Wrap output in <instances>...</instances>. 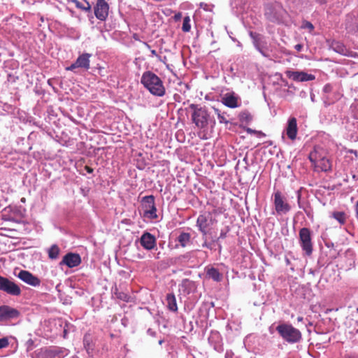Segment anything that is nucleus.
<instances>
[{
	"label": "nucleus",
	"mask_w": 358,
	"mask_h": 358,
	"mask_svg": "<svg viewBox=\"0 0 358 358\" xmlns=\"http://www.w3.org/2000/svg\"><path fill=\"white\" fill-rule=\"evenodd\" d=\"M189 108L192 110V121L196 127L205 129L208 125L212 128L215 127V119L206 106L192 103L189 105Z\"/></svg>",
	"instance_id": "obj_1"
},
{
	"label": "nucleus",
	"mask_w": 358,
	"mask_h": 358,
	"mask_svg": "<svg viewBox=\"0 0 358 358\" xmlns=\"http://www.w3.org/2000/svg\"><path fill=\"white\" fill-rule=\"evenodd\" d=\"M141 83L152 94L157 96H163L166 90L161 78L152 71H145L143 73Z\"/></svg>",
	"instance_id": "obj_2"
},
{
	"label": "nucleus",
	"mask_w": 358,
	"mask_h": 358,
	"mask_svg": "<svg viewBox=\"0 0 358 358\" xmlns=\"http://www.w3.org/2000/svg\"><path fill=\"white\" fill-rule=\"evenodd\" d=\"M217 222V220L213 217L211 213L206 212L200 215L196 220V226L203 235V238L206 239L212 235L210 227ZM203 247L211 248V244L207 243L206 240L203 243Z\"/></svg>",
	"instance_id": "obj_3"
},
{
	"label": "nucleus",
	"mask_w": 358,
	"mask_h": 358,
	"mask_svg": "<svg viewBox=\"0 0 358 358\" xmlns=\"http://www.w3.org/2000/svg\"><path fill=\"white\" fill-rule=\"evenodd\" d=\"M276 331L283 340L289 343H295L301 339V331L292 324L282 323L276 327Z\"/></svg>",
	"instance_id": "obj_4"
},
{
	"label": "nucleus",
	"mask_w": 358,
	"mask_h": 358,
	"mask_svg": "<svg viewBox=\"0 0 358 358\" xmlns=\"http://www.w3.org/2000/svg\"><path fill=\"white\" fill-rule=\"evenodd\" d=\"M308 158L315 171L327 172L331 170V162L327 157L320 155L317 150L311 152L309 154Z\"/></svg>",
	"instance_id": "obj_5"
},
{
	"label": "nucleus",
	"mask_w": 358,
	"mask_h": 358,
	"mask_svg": "<svg viewBox=\"0 0 358 358\" xmlns=\"http://www.w3.org/2000/svg\"><path fill=\"white\" fill-rule=\"evenodd\" d=\"M299 243L306 255L310 256L313 253V245L311 238V231L308 228L303 227L299 232Z\"/></svg>",
	"instance_id": "obj_6"
},
{
	"label": "nucleus",
	"mask_w": 358,
	"mask_h": 358,
	"mask_svg": "<svg viewBox=\"0 0 358 358\" xmlns=\"http://www.w3.org/2000/svg\"><path fill=\"white\" fill-rule=\"evenodd\" d=\"M0 290L12 296L21 294V289L16 283L1 275H0Z\"/></svg>",
	"instance_id": "obj_7"
},
{
	"label": "nucleus",
	"mask_w": 358,
	"mask_h": 358,
	"mask_svg": "<svg viewBox=\"0 0 358 358\" xmlns=\"http://www.w3.org/2000/svg\"><path fill=\"white\" fill-rule=\"evenodd\" d=\"M92 55L90 53H83L77 58V59L71 64V66L66 68V71H74L76 69L81 68L87 71L90 68V57Z\"/></svg>",
	"instance_id": "obj_8"
},
{
	"label": "nucleus",
	"mask_w": 358,
	"mask_h": 358,
	"mask_svg": "<svg viewBox=\"0 0 358 358\" xmlns=\"http://www.w3.org/2000/svg\"><path fill=\"white\" fill-rule=\"evenodd\" d=\"M20 316V312L10 306L2 305L0 306V322H3L13 319H17Z\"/></svg>",
	"instance_id": "obj_9"
},
{
	"label": "nucleus",
	"mask_w": 358,
	"mask_h": 358,
	"mask_svg": "<svg viewBox=\"0 0 358 358\" xmlns=\"http://www.w3.org/2000/svg\"><path fill=\"white\" fill-rule=\"evenodd\" d=\"M274 206L275 210L278 215L286 214L291 209L289 204L278 191L274 194Z\"/></svg>",
	"instance_id": "obj_10"
},
{
	"label": "nucleus",
	"mask_w": 358,
	"mask_h": 358,
	"mask_svg": "<svg viewBox=\"0 0 358 358\" xmlns=\"http://www.w3.org/2000/svg\"><path fill=\"white\" fill-rule=\"evenodd\" d=\"M94 10L97 19L105 21L108 16L109 6L106 0H97Z\"/></svg>",
	"instance_id": "obj_11"
},
{
	"label": "nucleus",
	"mask_w": 358,
	"mask_h": 358,
	"mask_svg": "<svg viewBox=\"0 0 358 358\" xmlns=\"http://www.w3.org/2000/svg\"><path fill=\"white\" fill-rule=\"evenodd\" d=\"M285 75L287 78L296 82H306L315 79V76L314 75L308 74L303 71H294L287 70L285 71Z\"/></svg>",
	"instance_id": "obj_12"
},
{
	"label": "nucleus",
	"mask_w": 358,
	"mask_h": 358,
	"mask_svg": "<svg viewBox=\"0 0 358 358\" xmlns=\"http://www.w3.org/2000/svg\"><path fill=\"white\" fill-rule=\"evenodd\" d=\"M17 277L25 283L34 287L39 286L41 284V280L38 277L25 270L20 271Z\"/></svg>",
	"instance_id": "obj_13"
},
{
	"label": "nucleus",
	"mask_w": 358,
	"mask_h": 358,
	"mask_svg": "<svg viewBox=\"0 0 358 358\" xmlns=\"http://www.w3.org/2000/svg\"><path fill=\"white\" fill-rule=\"evenodd\" d=\"M81 263V258L79 255L68 253L62 259L61 264H66L69 268H73Z\"/></svg>",
	"instance_id": "obj_14"
},
{
	"label": "nucleus",
	"mask_w": 358,
	"mask_h": 358,
	"mask_svg": "<svg viewBox=\"0 0 358 358\" xmlns=\"http://www.w3.org/2000/svg\"><path fill=\"white\" fill-rule=\"evenodd\" d=\"M140 243L145 249L150 250L155 247L156 239L150 233L145 232L141 237Z\"/></svg>",
	"instance_id": "obj_15"
},
{
	"label": "nucleus",
	"mask_w": 358,
	"mask_h": 358,
	"mask_svg": "<svg viewBox=\"0 0 358 358\" xmlns=\"http://www.w3.org/2000/svg\"><path fill=\"white\" fill-rule=\"evenodd\" d=\"M297 123L296 119L294 117H290L288 120L286 133L288 138L291 140H294L297 134Z\"/></svg>",
	"instance_id": "obj_16"
},
{
	"label": "nucleus",
	"mask_w": 358,
	"mask_h": 358,
	"mask_svg": "<svg viewBox=\"0 0 358 358\" xmlns=\"http://www.w3.org/2000/svg\"><path fill=\"white\" fill-rule=\"evenodd\" d=\"M222 103L229 108H236L238 107V99L234 94H226L222 98Z\"/></svg>",
	"instance_id": "obj_17"
},
{
	"label": "nucleus",
	"mask_w": 358,
	"mask_h": 358,
	"mask_svg": "<svg viewBox=\"0 0 358 358\" xmlns=\"http://www.w3.org/2000/svg\"><path fill=\"white\" fill-rule=\"evenodd\" d=\"M206 275L208 276V278H212L216 282H220L222 279V275L220 273L218 269L213 267L207 270Z\"/></svg>",
	"instance_id": "obj_18"
},
{
	"label": "nucleus",
	"mask_w": 358,
	"mask_h": 358,
	"mask_svg": "<svg viewBox=\"0 0 358 358\" xmlns=\"http://www.w3.org/2000/svg\"><path fill=\"white\" fill-rule=\"evenodd\" d=\"M166 301H167V306L168 308L173 311L176 312L178 310V306L176 303V299L173 294H168L166 295Z\"/></svg>",
	"instance_id": "obj_19"
},
{
	"label": "nucleus",
	"mask_w": 358,
	"mask_h": 358,
	"mask_svg": "<svg viewBox=\"0 0 358 358\" xmlns=\"http://www.w3.org/2000/svg\"><path fill=\"white\" fill-rule=\"evenodd\" d=\"M331 47L335 52H336L339 54L345 55L348 52V50H347L346 47L343 45V43H342L341 42H338V41L333 42Z\"/></svg>",
	"instance_id": "obj_20"
},
{
	"label": "nucleus",
	"mask_w": 358,
	"mask_h": 358,
	"mask_svg": "<svg viewBox=\"0 0 358 358\" xmlns=\"http://www.w3.org/2000/svg\"><path fill=\"white\" fill-rule=\"evenodd\" d=\"M191 235L189 233L182 232L178 237V241L182 247H186L190 242Z\"/></svg>",
	"instance_id": "obj_21"
},
{
	"label": "nucleus",
	"mask_w": 358,
	"mask_h": 358,
	"mask_svg": "<svg viewBox=\"0 0 358 358\" xmlns=\"http://www.w3.org/2000/svg\"><path fill=\"white\" fill-rule=\"evenodd\" d=\"M341 97V94L338 92H336L333 94V96L331 97L330 95H327L325 97V99L324 101V103L325 106H328L331 104H333L336 101H338Z\"/></svg>",
	"instance_id": "obj_22"
},
{
	"label": "nucleus",
	"mask_w": 358,
	"mask_h": 358,
	"mask_svg": "<svg viewBox=\"0 0 358 358\" xmlns=\"http://www.w3.org/2000/svg\"><path fill=\"white\" fill-rule=\"evenodd\" d=\"M113 295L115 298L120 299L123 301L128 302L130 299V296L128 295L127 293L120 291L117 287L115 289L113 292Z\"/></svg>",
	"instance_id": "obj_23"
},
{
	"label": "nucleus",
	"mask_w": 358,
	"mask_h": 358,
	"mask_svg": "<svg viewBox=\"0 0 358 358\" xmlns=\"http://www.w3.org/2000/svg\"><path fill=\"white\" fill-rule=\"evenodd\" d=\"M332 217L336 220L341 225L346 222V215L343 211H335L332 213Z\"/></svg>",
	"instance_id": "obj_24"
},
{
	"label": "nucleus",
	"mask_w": 358,
	"mask_h": 358,
	"mask_svg": "<svg viewBox=\"0 0 358 358\" xmlns=\"http://www.w3.org/2000/svg\"><path fill=\"white\" fill-rule=\"evenodd\" d=\"M72 2L75 4L76 7L78 8H80V9L87 11V12L91 11L92 6H91L90 3L87 1H85V4H83L78 0H72Z\"/></svg>",
	"instance_id": "obj_25"
},
{
	"label": "nucleus",
	"mask_w": 358,
	"mask_h": 358,
	"mask_svg": "<svg viewBox=\"0 0 358 358\" xmlns=\"http://www.w3.org/2000/svg\"><path fill=\"white\" fill-rule=\"evenodd\" d=\"M142 201L145 208H149L150 206H155V197L152 195L144 196Z\"/></svg>",
	"instance_id": "obj_26"
},
{
	"label": "nucleus",
	"mask_w": 358,
	"mask_h": 358,
	"mask_svg": "<svg viewBox=\"0 0 358 358\" xmlns=\"http://www.w3.org/2000/svg\"><path fill=\"white\" fill-rule=\"evenodd\" d=\"M59 254V248L57 245H53L48 250V256L50 259H57Z\"/></svg>",
	"instance_id": "obj_27"
},
{
	"label": "nucleus",
	"mask_w": 358,
	"mask_h": 358,
	"mask_svg": "<svg viewBox=\"0 0 358 358\" xmlns=\"http://www.w3.org/2000/svg\"><path fill=\"white\" fill-rule=\"evenodd\" d=\"M145 215L151 219H156L157 217L156 206H150L149 208H146L145 210Z\"/></svg>",
	"instance_id": "obj_28"
},
{
	"label": "nucleus",
	"mask_w": 358,
	"mask_h": 358,
	"mask_svg": "<svg viewBox=\"0 0 358 358\" xmlns=\"http://www.w3.org/2000/svg\"><path fill=\"white\" fill-rule=\"evenodd\" d=\"M190 29H191L190 17L189 16H185L183 18L182 30L184 32H189L190 31Z\"/></svg>",
	"instance_id": "obj_29"
},
{
	"label": "nucleus",
	"mask_w": 358,
	"mask_h": 358,
	"mask_svg": "<svg viewBox=\"0 0 358 358\" xmlns=\"http://www.w3.org/2000/svg\"><path fill=\"white\" fill-rule=\"evenodd\" d=\"M212 109L214 110L215 114L217 115L220 123L227 124L229 122V121L226 119L224 115L220 113V110L219 109L215 108L214 107H213Z\"/></svg>",
	"instance_id": "obj_30"
},
{
	"label": "nucleus",
	"mask_w": 358,
	"mask_h": 358,
	"mask_svg": "<svg viewBox=\"0 0 358 358\" xmlns=\"http://www.w3.org/2000/svg\"><path fill=\"white\" fill-rule=\"evenodd\" d=\"M226 234H227L226 232H223L222 231L219 237L214 236L212 234L211 236H209V238L211 239L212 243H215V242H217L220 238H222V239L226 237Z\"/></svg>",
	"instance_id": "obj_31"
},
{
	"label": "nucleus",
	"mask_w": 358,
	"mask_h": 358,
	"mask_svg": "<svg viewBox=\"0 0 358 358\" xmlns=\"http://www.w3.org/2000/svg\"><path fill=\"white\" fill-rule=\"evenodd\" d=\"M241 119L242 120H245L247 122H250L252 121V117L250 114H249L248 113H243L242 115H241Z\"/></svg>",
	"instance_id": "obj_32"
},
{
	"label": "nucleus",
	"mask_w": 358,
	"mask_h": 358,
	"mask_svg": "<svg viewBox=\"0 0 358 358\" xmlns=\"http://www.w3.org/2000/svg\"><path fill=\"white\" fill-rule=\"evenodd\" d=\"M8 344L9 343L7 338H0V349L6 348Z\"/></svg>",
	"instance_id": "obj_33"
},
{
	"label": "nucleus",
	"mask_w": 358,
	"mask_h": 358,
	"mask_svg": "<svg viewBox=\"0 0 358 358\" xmlns=\"http://www.w3.org/2000/svg\"><path fill=\"white\" fill-rule=\"evenodd\" d=\"M302 27L303 28H307L310 31H313L314 29V26L313 24L308 22V21H304L303 22V25H302Z\"/></svg>",
	"instance_id": "obj_34"
},
{
	"label": "nucleus",
	"mask_w": 358,
	"mask_h": 358,
	"mask_svg": "<svg viewBox=\"0 0 358 358\" xmlns=\"http://www.w3.org/2000/svg\"><path fill=\"white\" fill-rule=\"evenodd\" d=\"M84 345L86 350L90 352V350H92L93 348L91 346L90 342L87 341V336L84 337Z\"/></svg>",
	"instance_id": "obj_35"
},
{
	"label": "nucleus",
	"mask_w": 358,
	"mask_h": 358,
	"mask_svg": "<svg viewBox=\"0 0 358 358\" xmlns=\"http://www.w3.org/2000/svg\"><path fill=\"white\" fill-rule=\"evenodd\" d=\"M333 90V87L331 84H327L324 85V88H323V91L324 92L327 93V94H329L330 92H331Z\"/></svg>",
	"instance_id": "obj_36"
},
{
	"label": "nucleus",
	"mask_w": 358,
	"mask_h": 358,
	"mask_svg": "<svg viewBox=\"0 0 358 358\" xmlns=\"http://www.w3.org/2000/svg\"><path fill=\"white\" fill-rule=\"evenodd\" d=\"M246 132L250 134H255L257 133V130H254L250 127H247L245 129Z\"/></svg>",
	"instance_id": "obj_37"
},
{
	"label": "nucleus",
	"mask_w": 358,
	"mask_h": 358,
	"mask_svg": "<svg viewBox=\"0 0 358 358\" xmlns=\"http://www.w3.org/2000/svg\"><path fill=\"white\" fill-rule=\"evenodd\" d=\"M85 169L86 170V171L89 173H92L94 170L92 168H91L90 166H85Z\"/></svg>",
	"instance_id": "obj_38"
},
{
	"label": "nucleus",
	"mask_w": 358,
	"mask_h": 358,
	"mask_svg": "<svg viewBox=\"0 0 358 358\" xmlns=\"http://www.w3.org/2000/svg\"><path fill=\"white\" fill-rule=\"evenodd\" d=\"M148 334L151 336H155L156 332L153 331L152 329H149L148 330Z\"/></svg>",
	"instance_id": "obj_39"
},
{
	"label": "nucleus",
	"mask_w": 358,
	"mask_h": 358,
	"mask_svg": "<svg viewBox=\"0 0 358 358\" xmlns=\"http://www.w3.org/2000/svg\"><path fill=\"white\" fill-rule=\"evenodd\" d=\"M294 48L298 51V52H300L301 50V49L303 48V45L301 44H296L295 46H294Z\"/></svg>",
	"instance_id": "obj_40"
},
{
	"label": "nucleus",
	"mask_w": 358,
	"mask_h": 358,
	"mask_svg": "<svg viewBox=\"0 0 358 358\" xmlns=\"http://www.w3.org/2000/svg\"><path fill=\"white\" fill-rule=\"evenodd\" d=\"M255 135H257V136L258 137H263V136H265V134L263 133L262 131H257V133L255 134Z\"/></svg>",
	"instance_id": "obj_41"
},
{
	"label": "nucleus",
	"mask_w": 358,
	"mask_h": 358,
	"mask_svg": "<svg viewBox=\"0 0 358 358\" xmlns=\"http://www.w3.org/2000/svg\"><path fill=\"white\" fill-rule=\"evenodd\" d=\"M355 211H356V217L358 219V201L355 204Z\"/></svg>",
	"instance_id": "obj_42"
},
{
	"label": "nucleus",
	"mask_w": 358,
	"mask_h": 358,
	"mask_svg": "<svg viewBox=\"0 0 358 358\" xmlns=\"http://www.w3.org/2000/svg\"><path fill=\"white\" fill-rule=\"evenodd\" d=\"M150 52H151V55H152V57L153 56L158 57V55H157V53L155 50H151Z\"/></svg>",
	"instance_id": "obj_43"
},
{
	"label": "nucleus",
	"mask_w": 358,
	"mask_h": 358,
	"mask_svg": "<svg viewBox=\"0 0 358 358\" xmlns=\"http://www.w3.org/2000/svg\"><path fill=\"white\" fill-rule=\"evenodd\" d=\"M250 36L252 38H253L254 39L255 38V37L257 36V34L255 33H253V32H250Z\"/></svg>",
	"instance_id": "obj_44"
},
{
	"label": "nucleus",
	"mask_w": 358,
	"mask_h": 358,
	"mask_svg": "<svg viewBox=\"0 0 358 358\" xmlns=\"http://www.w3.org/2000/svg\"><path fill=\"white\" fill-rule=\"evenodd\" d=\"M180 17H181V14H180V13H178V14H177V15H175V18H176V20L180 19Z\"/></svg>",
	"instance_id": "obj_45"
},
{
	"label": "nucleus",
	"mask_w": 358,
	"mask_h": 358,
	"mask_svg": "<svg viewBox=\"0 0 358 358\" xmlns=\"http://www.w3.org/2000/svg\"><path fill=\"white\" fill-rule=\"evenodd\" d=\"M317 1H319L320 3H325V0H317Z\"/></svg>",
	"instance_id": "obj_46"
},
{
	"label": "nucleus",
	"mask_w": 358,
	"mask_h": 358,
	"mask_svg": "<svg viewBox=\"0 0 358 358\" xmlns=\"http://www.w3.org/2000/svg\"><path fill=\"white\" fill-rule=\"evenodd\" d=\"M297 320H298L299 322H301V321L303 320V317H299Z\"/></svg>",
	"instance_id": "obj_47"
},
{
	"label": "nucleus",
	"mask_w": 358,
	"mask_h": 358,
	"mask_svg": "<svg viewBox=\"0 0 358 358\" xmlns=\"http://www.w3.org/2000/svg\"><path fill=\"white\" fill-rule=\"evenodd\" d=\"M162 343H163V340H160V341H159V343L160 345H162Z\"/></svg>",
	"instance_id": "obj_48"
},
{
	"label": "nucleus",
	"mask_w": 358,
	"mask_h": 358,
	"mask_svg": "<svg viewBox=\"0 0 358 358\" xmlns=\"http://www.w3.org/2000/svg\"><path fill=\"white\" fill-rule=\"evenodd\" d=\"M357 30H358V24H357Z\"/></svg>",
	"instance_id": "obj_49"
},
{
	"label": "nucleus",
	"mask_w": 358,
	"mask_h": 358,
	"mask_svg": "<svg viewBox=\"0 0 358 358\" xmlns=\"http://www.w3.org/2000/svg\"><path fill=\"white\" fill-rule=\"evenodd\" d=\"M357 311H358V308H357Z\"/></svg>",
	"instance_id": "obj_50"
}]
</instances>
